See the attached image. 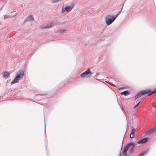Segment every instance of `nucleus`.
I'll list each match as a JSON object with an SVG mask.
<instances>
[{"mask_svg": "<svg viewBox=\"0 0 156 156\" xmlns=\"http://www.w3.org/2000/svg\"><path fill=\"white\" fill-rule=\"evenodd\" d=\"M24 75V71L22 70H19L16 73V75L14 80L11 82V85L19 82V80L22 79Z\"/></svg>", "mask_w": 156, "mask_h": 156, "instance_id": "1", "label": "nucleus"}, {"mask_svg": "<svg viewBox=\"0 0 156 156\" xmlns=\"http://www.w3.org/2000/svg\"><path fill=\"white\" fill-rule=\"evenodd\" d=\"M156 92V89L151 91L150 90H142L137 93L135 96V100H136L138 98L140 97L141 96L144 95L145 94H147V96H149L151 95Z\"/></svg>", "mask_w": 156, "mask_h": 156, "instance_id": "2", "label": "nucleus"}, {"mask_svg": "<svg viewBox=\"0 0 156 156\" xmlns=\"http://www.w3.org/2000/svg\"><path fill=\"white\" fill-rule=\"evenodd\" d=\"M105 22L107 26H108L112 23L114 20L112 17V15H108L105 17Z\"/></svg>", "mask_w": 156, "mask_h": 156, "instance_id": "3", "label": "nucleus"}, {"mask_svg": "<svg viewBox=\"0 0 156 156\" xmlns=\"http://www.w3.org/2000/svg\"><path fill=\"white\" fill-rule=\"evenodd\" d=\"M132 144L133 145V144L132 142H130L128 143L126 146L124 147V148L123 151L122 152V154H123V156H126V152L130 146V145Z\"/></svg>", "mask_w": 156, "mask_h": 156, "instance_id": "4", "label": "nucleus"}, {"mask_svg": "<svg viewBox=\"0 0 156 156\" xmlns=\"http://www.w3.org/2000/svg\"><path fill=\"white\" fill-rule=\"evenodd\" d=\"M92 74V73L90 71L89 68L86 71L83 72L80 74V76L82 78L84 77H86L88 75H90Z\"/></svg>", "mask_w": 156, "mask_h": 156, "instance_id": "5", "label": "nucleus"}, {"mask_svg": "<svg viewBox=\"0 0 156 156\" xmlns=\"http://www.w3.org/2000/svg\"><path fill=\"white\" fill-rule=\"evenodd\" d=\"M74 7V5H73L70 6H67L65 8L62 7V12L66 11V12H69Z\"/></svg>", "mask_w": 156, "mask_h": 156, "instance_id": "6", "label": "nucleus"}, {"mask_svg": "<svg viewBox=\"0 0 156 156\" xmlns=\"http://www.w3.org/2000/svg\"><path fill=\"white\" fill-rule=\"evenodd\" d=\"M148 140V138L147 137H145L142 139H141L138 141L137 143L138 144H143L147 142Z\"/></svg>", "mask_w": 156, "mask_h": 156, "instance_id": "7", "label": "nucleus"}, {"mask_svg": "<svg viewBox=\"0 0 156 156\" xmlns=\"http://www.w3.org/2000/svg\"><path fill=\"white\" fill-rule=\"evenodd\" d=\"M52 23H50L46 26L41 27V29L44 30L50 28L52 27Z\"/></svg>", "mask_w": 156, "mask_h": 156, "instance_id": "8", "label": "nucleus"}, {"mask_svg": "<svg viewBox=\"0 0 156 156\" xmlns=\"http://www.w3.org/2000/svg\"><path fill=\"white\" fill-rule=\"evenodd\" d=\"M132 143L133 144V145H132V144L130 145V146H131V147L130 148L129 150V152L130 153H132L133 152L134 149V147H135V145L134 143L132 142Z\"/></svg>", "mask_w": 156, "mask_h": 156, "instance_id": "9", "label": "nucleus"}, {"mask_svg": "<svg viewBox=\"0 0 156 156\" xmlns=\"http://www.w3.org/2000/svg\"><path fill=\"white\" fill-rule=\"evenodd\" d=\"M135 130L134 128H133V129L131 130V133L129 135V137L130 138H133L134 137V133L135 132Z\"/></svg>", "mask_w": 156, "mask_h": 156, "instance_id": "10", "label": "nucleus"}, {"mask_svg": "<svg viewBox=\"0 0 156 156\" xmlns=\"http://www.w3.org/2000/svg\"><path fill=\"white\" fill-rule=\"evenodd\" d=\"M154 131H156V127L154 129H149L147 132V134H150Z\"/></svg>", "mask_w": 156, "mask_h": 156, "instance_id": "11", "label": "nucleus"}, {"mask_svg": "<svg viewBox=\"0 0 156 156\" xmlns=\"http://www.w3.org/2000/svg\"><path fill=\"white\" fill-rule=\"evenodd\" d=\"M121 95H124L125 96L129 94V91L128 90H125L120 93Z\"/></svg>", "mask_w": 156, "mask_h": 156, "instance_id": "12", "label": "nucleus"}, {"mask_svg": "<svg viewBox=\"0 0 156 156\" xmlns=\"http://www.w3.org/2000/svg\"><path fill=\"white\" fill-rule=\"evenodd\" d=\"M26 20L28 21H33L34 18L31 15H30L27 19H26Z\"/></svg>", "mask_w": 156, "mask_h": 156, "instance_id": "13", "label": "nucleus"}, {"mask_svg": "<svg viewBox=\"0 0 156 156\" xmlns=\"http://www.w3.org/2000/svg\"><path fill=\"white\" fill-rule=\"evenodd\" d=\"M9 75V73L8 72H5L3 74V76L5 78H7L8 77Z\"/></svg>", "mask_w": 156, "mask_h": 156, "instance_id": "14", "label": "nucleus"}, {"mask_svg": "<svg viewBox=\"0 0 156 156\" xmlns=\"http://www.w3.org/2000/svg\"><path fill=\"white\" fill-rule=\"evenodd\" d=\"M147 153V151H142L138 156H143Z\"/></svg>", "mask_w": 156, "mask_h": 156, "instance_id": "15", "label": "nucleus"}, {"mask_svg": "<svg viewBox=\"0 0 156 156\" xmlns=\"http://www.w3.org/2000/svg\"><path fill=\"white\" fill-rule=\"evenodd\" d=\"M66 30L64 29H61L59 30V32L60 33H66Z\"/></svg>", "mask_w": 156, "mask_h": 156, "instance_id": "16", "label": "nucleus"}, {"mask_svg": "<svg viewBox=\"0 0 156 156\" xmlns=\"http://www.w3.org/2000/svg\"><path fill=\"white\" fill-rule=\"evenodd\" d=\"M119 15L117 13L115 16H112V17L115 20Z\"/></svg>", "mask_w": 156, "mask_h": 156, "instance_id": "17", "label": "nucleus"}, {"mask_svg": "<svg viewBox=\"0 0 156 156\" xmlns=\"http://www.w3.org/2000/svg\"><path fill=\"white\" fill-rule=\"evenodd\" d=\"M152 105L153 107L155 108L156 109V102H153L152 103Z\"/></svg>", "mask_w": 156, "mask_h": 156, "instance_id": "18", "label": "nucleus"}, {"mask_svg": "<svg viewBox=\"0 0 156 156\" xmlns=\"http://www.w3.org/2000/svg\"><path fill=\"white\" fill-rule=\"evenodd\" d=\"M140 101L133 108V109H135L138 106V105L140 104Z\"/></svg>", "mask_w": 156, "mask_h": 156, "instance_id": "19", "label": "nucleus"}, {"mask_svg": "<svg viewBox=\"0 0 156 156\" xmlns=\"http://www.w3.org/2000/svg\"><path fill=\"white\" fill-rule=\"evenodd\" d=\"M107 83H108L110 85H111V86L114 87H115V84H113L112 83H110L109 82H108Z\"/></svg>", "mask_w": 156, "mask_h": 156, "instance_id": "20", "label": "nucleus"}, {"mask_svg": "<svg viewBox=\"0 0 156 156\" xmlns=\"http://www.w3.org/2000/svg\"><path fill=\"white\" fill-rule=\"evenodd\" d=\"M122 8H121V10L120 11L118 12V14L119 15L121 13V12H122Z\"/></svg>", "mask_w": 156, "mask_h": 156, "instance_id": "21", "label": "nucleus"}, {"mask_svg": "<svg viewBox=\"0 0 156 156\" xmlns=\"http://www.w3.org/2000/svg\"><path fill=\"white\" fill-rule=\"evenodd\" d=\"M8 17L7 16L5 15V17H4V19H5V18H7Z\"/></svg>", "mask_w": 156, "mask_h": 156, "instance_id": "22", "label": "nucleus"}, {"mask_svg": "<svg viewBox=\"0 0 156 156\" xmlns=\"http://www.w3.org/2000/svg\"><path fill=\"white\" fill-rule=\"evenodd\" d=\"M99 75V73H96V75H95V76L97 77L98 75Z\"/></svg>", "mask_w": 156, "mask_h": 156, "instance_id": "23", "label": "nucleus"}, {"mask_svg": "<svg viewBox=\"0 0 156 156\" xmlns=\"http://www.w3.org/2000/svg\"><path fill=\"white\" fill-rule=\"evenodd\" d=\"M52 2L53 3H55L56 2V1H53Z\"/></svg>", "mask_w": 156, "mask_h": 156, "instance_id": "24", "label": "nucleus"}, {"mask_svg": "<svg viewBox=\"0 0 156 156\" xmlns=\"http://www.w3.org/2000/svg\"><path fill=\"white\" fill-rule=\"evenodd\" d=\"M124 88L123 87H122L121 88H120L119 89V90H120V89H124Z\"/></svg>", "mask_w": 156, "mask_h": 156, "instance_id": "25", "label": "nucleus"}, {"mask_svg": "<svg viewBox=\"0 0 156 156\" xmlns=\"http://www.w3.org/2000/svg\"><path fill=\"white\" fill-rule=\"evenodd\" d=\"M124 5V3H123L122 4V7L121 8H122V9H123V6Z\"/></svg>", "mask_w": 156, "mask_h": 156, "instance_id": "26", "label": "nucleus"}, {"mask_svg": "<svg viewBox=\"0 0 156 156\" xmlns=\"http://www.w3.org/2000/svg\"><path fill=\"white\" fill-rule=\"evenodd\" d=\"M124 5V3H123L122 4V7L121 8H122V9H123V6Z\"/></svg>", "mask_w": 156, "mask_h": 156, "instance_id": "27", "label": "nucleus"}]
</instances>
